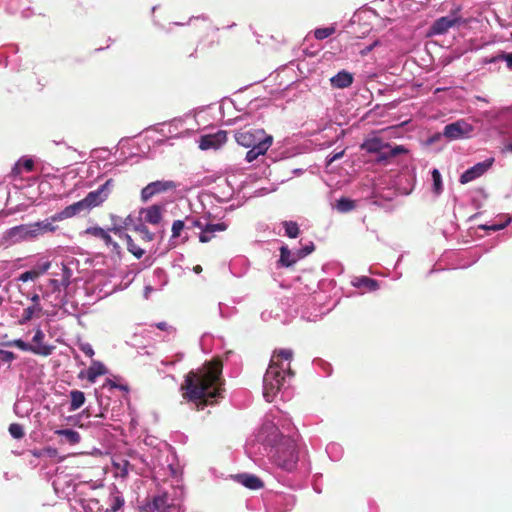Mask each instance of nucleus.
<instances>
[{
  "mask_svg": "<svg viewBox=\"0 0 512 512\" xmlns=\"http://www.w3.org/2000/svg\"><path fill=\"white\" fill-rule=\"evenodd\" d=\"M223 385L222 364L215 360L190 371L180 390L184 400L195 404L198 409H203L224 398Z\"/></svg>",
  "mask_w": 512,
  "mask_h": 512,
  "instance_id": "1",
  "label": "nucleus"
},
{
  "mask_svg": "<svg viewBox=\"0 0 512 512\" xmlns=\"http://www.w3.org/2000/svg\"><path fill=\"white\" fill-rule=\"evenodd\" d=\"M293 352L290 349L275 351L270 364L263 377V397L267 402H272L280 394L284 399L286 389L289 386L288 378L292 376L290 362Z\"/></svg>",
  "mask_w": 512,
  "mask_h": 512,
  "instance_id": "2",
  "label": "nucleus"
},
{
  "mask_svg": "<svg viewBox=\"0 0 512 512\" xmlns=\"http://www.w3.org/2000/svg\"><path fill=\"white\" fill-rule=\"evenodd\" d=\"M271 463L282 472L306 476L311 471L310 462L299 454L297 442L290 437H281L269 452Z\"/></svg>",
  "mask_w": 512,
  "mask_h": 512,
  "instance_id": "3",
  "label": "nucleus"
},
{
  "mask_svg": "<svg viewBox=\"0 0 512 512\" xmlns=\"http://www.w3.org/2000/svg\"><path fill=\"white\" fill-rule=\"evenodd\" d=\"M182 222L186 230L200 229L199 241L202 243L209 242L217 232H224L228 228L225 222L210 223L203 217L187 216Z\"/></svg>",
  "mask_w": 512,
  "mask_h": 512,
  "instance_id": "4",
  "label": "nucleus"
},
{
  "mask_svg": "<svg viewBox=\"0 0 512 512\" xmlns=\"http://www.w3.org/2000/svg\"><path fill=\"white\" fill-rule=\"evenodd\" d=\"M59 273H55L56 277L49 279V287L53 293H55L54 300H51L53 307L63 306L65 311H69L67 308V302H64V291L70 284L72 271L64 264L57 265Z\"/></svg>",
  "mask_w": 512,
  "mask_h": 512,
  "instance_id": "5",
  "label": "nucleus"
},
{
  "mask_svg": "<svg viewBox=\"0 0 512 512\" xmlns=\"http://www.w3.org/2000/svg\"><path fill=\"white\" fill-rule=\"evenodd\" d=\"M36 239L32 223L21 224L7 229L1 236V244L10 246Z\"/></svg>",
  "mask_w": 512,
  "mask_h": 512,
  "instance_id": "6",
  "label": "nucleus"
},
{
  "mask_svg": "<svg viewBox=\"0 0 512 512\" xmlns=\"http://www.w3.org/2000/svg\"><path fill=\"white\" fill-rule=\"evenodd\" d=\"M236 142L245 147H255L262 143V141H266L269 139V145H272L273 137L271 135L266 134L263 129H254V128H244L237 131L234 135Z\"/></svg>",
  "mask_w": 512,
  "mask_h": 512,
  "instance_id": "7",
  "label": "nucleus"
},
{
  "mask_svg": "<svg viewBox=\"0 0 512 512\" xmlns=\"http://www.w3.org/2000/svg\"><path fill=\"white\" fill-rule=\"evenodd\" d=\"M113 187V180L107 179L96 190L89 192L82 202L87 210L102 204L109 196Z\"/></svg>",
  "mask_w": 512,
  "mask_h": 512,
  "instance_id": "8",
  "label": "nucleus"
},
{
  "mask_svg": "<svg viewBox=\"0 0 512 512\" xmlns=\"http://www.w3.org/2000/svg\"><path fill=\"white\" fill-rule=\"evenodd\" d=\"M45 333L40 326L33 329V336L31 338V346L34 349L33 354L48 357L55 350V346L45 341Z\"/></svg>",
  "mask_w": 512,
  "mask_h": 512,
  "instance_id": "9",
  "label": "nucleus"
},
{
  "mask_svg": "<svg viewBox=\"0 0 512 512\" xmlns=\"http://www.w3.org/2000/svg\"><path fill=\"white\" fill-rule=\"evenodd\" d=\"M177 187L176 183L171 180H159L149 183L141 191V200L147 202L154 195L175 190Z\"/></svg>",
  "mask_w": 512,
  "mask_h": 512,
  "instance_id": "10",
  "label": "nucleus"
},
{
  "mask_svg": "<svg viewBox=\"0 0 512 512\" xmlns=\"http://www.w3.org/2000/svg\"><path fill=\"white\" fill-rule=\"evenodd\" d=\"M493 163L494 158H487L482 162L476 163L474 166L470 167L461 174L459 179L460 183L467 184L481 177L492 167Z\"/></svg>",
  "mask_w": 512,
  "mask_h": 512,
  "instance_id": "11",
  "label": "nucleus"
},
{
  "mask_svg": "<svg viewBox=\"0 0 512 512\" xmlns=\"http://www.w3.org/2000/svg\"><path fill=\"white\" fill-rule=\"evenodd\" d=\"M473 132V126L463 120L450 123L444 127L443 135L450 139L456 140L468 137Z\"/></svg>",
  "mask_w": 512,
  "mask_h": 512,
  "instance_id": "12",
  "label": "nucleus"
},
{
  "mask_svg": "<svg viewBox=\"0 0 512 512\" xmlns=\"http://www.w3.org/2000/svg\"><path fill=\"white\" fill-rule=\"evenodd\" d=\"M51 267V262L47 259H41L30 270H27L17 276L14 281L17 283H26L28 281L35 282L39 277L44 275Z\"/></svg>",
  "mask_w": 512,
  "mask_h": 512,
  "instance_id": "13",
  "label": "nucleus"
},
{
  "mask_svg": "<svg viewBox=\"0 0 512 512\" xmlns=\"http://www.w3.org/2000/svg\"><path fill=\"white\" fill-rule=\"evenodd\" d=\"M227 141V133L223 130H218L213 134H206L200 137L199 148L201 150H217L223 146Z\"/></svg>",
  "mask_w": 512,
  "mask_h": 512,
  "instance_id": "14",
  "label": "nucleus"
},
{
  "mask_svg": "<svg viewBox=\"0 0 512 512\" xmlns=\"http://www.w3.org/2000/svg\"><path fill=\"white\" fill-rule=\"evenodd\" d=\"M460 22V18L456 15H447L436 19L429 28V35H443L450 28L454 27Z\"/></svg>",
  "mask_w": 512,
  "mask_h": 512,
  "instance_id": "15",
  "label": "nucleus"
},
{
  "mask_svg": "<svg viewBox=\"0 0 512 512\" xmlns=\"http://www.w3.org/2000/svg\"><path fill=\"white\" fill-rule=\"evenodd\" d=\"M114 474L117 478L125 479L130 472L141 475V468L123 457H118L113 460Z\"/></svg>",
  "mask_w": 512,
  "mask_h": 512,
  "instance_id": "16",
  "label": "nucleus"
},
{
  "mask_svg": "<svg viewBox=\"0 0 512 512\" xmlns=\"http://www.w3.org/2000/svg\"><path fill=\"white\" fill-rule=\"evenodd\" d=\"M407 152L408 150L403 145L392 146L389 143H385L383 149H381L379 154L375 157V162L378 164H387L396 156Z\"/></svg>",
  "mask_w": 512,
  "mask_h": 512,
  "instance_id": "17",
  "label": "nucleus"
},
{
  "mask_svg": "<svg viewBox=\"0 0 512 512\" xmlns=\"http://www.w3.org/2000/svg\"><path fill=\"white\" fill-rule=\"evenodd\" d=\"M163 205L154 204L146 208H142L139 212L141 219L145 222L157 225L162 221L163 218Z\"/></svg>",
  "mask_w": 512,
  "mask_h": 512,
  "instance_id": "18",
  "label": "nucleus"
},
{
  "mask_svg": "<svg viewBox=\"0 0 512 512\" xmlns=\"http://www.w3.org/2000/svg\"><path fill=\"white\" fill-rule=\"evenodd\" d=\"M330 85L335 89H344L352 85L354 76L347 70H341L330 78Z\"/></svg>",
  "mask_w": 512,
  "mask_h": 512,
  "instance_id": "19",
  "label": "nucleus"
},
{
  "mask_svg": "<svg viewBox=\"0 0 512 512\" xmlns=\"http://www.w3.org/2000/svg\"><path fill=\"white\" fill-rule=\"evenodd\" d=\"M300 259L299 252L297 249L290 250L287 245H282L280 247V258L279 265L282 267H291L295 263H297Z\"/></svg>",
  "mask_w": 512,
  "mask_h": 512,
  "instance_id": "20",
  "label": "nucleus"
},
{
  "mask_svg": "<svg viewBox=\"0 0 512 512\" xmlns=\"http://www.w3.org/2000/svg\"><path fill=\"white\" fill-rule=\"evenodd\" d=\"M86 210L87 209L85 208L82 200H80L78 202H75V203L65 207L60 212L55 213L53 215V219L62 221V220L68 219V218H72V217L76 216L77 214L81 213L82 211H86Z\"/></svg>",
  "mask_w": 512,
  "mask_h": 512,
  "instance_id": "21",
  "label": "nucleus"
},
{
  "mask_svg": "<svg viewBox=\"0 0 512 512\" xmlns=\"http://www.w3.org/2000/svg\"><path fill=\"white\" fill-rule=\"evenodd\" d=\"M53 486L60 497H69L72 492L76 491V485L72 484L71 480L66 479V477H57L53 481Z\"/></svg>",
  "mask_w": 512,
  "mask_h": 512,
  "instance_id": "22",
  "label": "nucleus"
},
{
  "mask_svg": "<svg viewBox=\"0 0 512 512\" xmlns=\"http://www.w3.org/2000/svg\"><path fill=\"white\" fill-rule=\"evenodd\" d=\"M43 316V305L42 304H30L26 307L19 319V324L24 325L35 318Z\"/></svg>",
  "mask_w": 512,
  "mask_h": 512,
  "instance_id": "23",
  "label": "nucleus"
},
{
  "mask_svg": "<svg viewBox=\"0 0 512 512\" xmlns=\"http://www.w3.org/2000/svg\"><path fill=\"white\" fill-rule=\"evenodd\" d=\"M236 479L244 487L251 489V490H258L264 486L262 480L253 474H248V473L238 474L236 476Z\"/></svg>",
  "mask_w": 512,
  "mask_h": 512,
  "instance_id": "24",
  "label": "nucleus"
},
{
  "mask_svg": "<svg viewBox=\"0 0 512 512\" xmlns=\"http://www.w3.org/2000/svg\"><path fill=\"white\" fill-rule=\"evenodd\" d=\"M59 220H54L53 215L49 218H46L42 221H37L32 223L35 237H39L48 232H54L56 230V226L53 225L54 222H58Z\"/></svg>",
  "mask_w": 512,
  "mask_h": 512,
  "instance_id": "25",
  "label": "nucleus"
},
{
  "mask_svg": "<svg viewBox=\"0 0 512 512\" xmlns=\"http://www.w3.org/2000/svg\"><path fill=\"white\" fill-rule=\"evenodd\" d=\"M7 10L11 14H19L23 18L29 17L32 13L28 6H24L22 0H8Z\"/></svg>",
  "mask_w": 512,
  "mask_h": 512,
  "instance_id": "26",
  "label": "nucleus"
},
{
  "mask_svg": "<svg viewBox=\"0 0 512 512\" xmlns=\"http://www.w3.org/2000/svg\"><path fill=\"white\" fill-rule=\"evenodd\" d=\"M269 139L266 141H262L259 145L255 147H249L250 149L246 152L245 160L249 163L256 160L260 155H264L267 150L270 148Z\"/></svg>",
  "mask_w": 512,
  "mask_h": 512,
  "instance_id": "27",
  "label": "nucleus"
},
{
  "mask_svg": "<svg viewBox=\"0 0 512 512\" xmlns=\"http://www.w3.org/2000/svg\"><path fill=\"white\" fill-rule=\"evenodd\" d=\"M55 434L61 437L63 443L70 445L78 444L81 440L80 434L73 429H58L55 431Z\"/></svg>",
  "mask_w": 512,
  "mask_h": 512,
  "instance_id": "28",
  "label": "nucleus"
},
{
  "mask_svg": "<svg viewBox=\"0 0 512 512\" xmlns=\"http://www.w3.org/2000/svg\"><path fill=\"white\" fill-rule=\"evenodd\" d=\"M129 457L132 463L141 468V475L144 474L148 469L155 468V463L153 461H148L144 455L139 454L138 452L129 453Z\"/></svg>",
  "mask_w": 512,
  "mask_h": 512,
  "instance_id": "29",
  "label": "nucleus"
},
{
  "mask_svg": "<svg viewBox=\"0 0 512 512\" xmlns=\"http://www.w3.org/2000/svg\"><path fill=\"white\" fill-rule=\"evenodd\" d=\"M18 290L23 297L31 301V304H41V299L48 297L46 293L40 294L35 287H33V290H30L19 285Z\"/></svg>",
  "mask_w": 512,
  "mask_h": 512,
  "instance_id": "30",
  "label": "nucleus"
},
{
  "mask_svg": "<svg viewBox=\"0 0 512 512\" xmlns=\"http://www.w3.org/2000/svg\"><path fill=\"white\" fill-rule=\"evenodd\" d=\"M354 287L364 291H375L379 288V284L375 279L362 276L352 281Z\"/></svg>",
  "mask_w": 512,
  "mask_h": 512,
  "instance_id": "31",
  "label": "nucleus"
},
{
  "mask_svg": "<svg viewBox=\"0 0 512 512\" xmlns=\"http://www.w3.org/2000/svg\"><path fill=\"white\" fill-rule=\"evenodd\" d=\"M107 370L103 363L99 361H92L90 367L87 370V379L94 383L96 378L106 374Z\"/></svg>",
  "mask_w": 512,
  "mask_h": 512,
  "instance_id": "32",
  "label": "nucleus"
},
{
  "mask_svg": "<svg viewBox=\"0 0 512 512\" xmlns=\"http://www.w3.org/2000/svg\"><path fill=\"white\" fill-rule=\"evenodd\" d=\"M124 503V498L119 492L113 493L108 498L105 512H118L124 506Z\"/></svg>",
  "mask_w": 512,
  "mask_h": 512,
  "instance_id": "33",
  "label": "nucleus"
},
{
  "mask_svg": "<svg viewBox=\"0 0 512 512\" xmlns=\"http://www.w3.org/2000/svg\"><path fill=\"white\" fill-rule=\"evenodd\" d=\"M34 161L30 158H20L12 168V174L14 176H19L22 173V170L30 172L33 170Z\"/></svg>",
  "mask_w": 512,
  "mask_h": 512,
  "instance_id": "34",
  "label": "nucleus"
},
{
  "mask_svg": "<svg viewBox=\"0 0 512 512\" xmlns=\"http://www.w3.org/2000/svg\"><path fill=\"white\" fill-rule=\"evenodd\" d=\"M88 233L92 234L95 237L102 239L107 246H117V243L113 241L108 231L104 230L101 227H91L87 230Z\"/></svg>",
  "mask_w": 512,
  "mask_h": 512,
  "instance_id": "35",
  "label": "nucleus"
},
{
  "mask_svg": "<svg viewBox=\"0 0 512 512\" xmlns=\"http://www.w3.org/2000/svg\"><path fill=\"white\" fill-rule=\"evenodd\" d=\"M385 143L386 142H383L379 138H372V139L366 140L362 144L361 147L368 153H373V154H376V156H377L379 154V152L381 151V149H383V146Z\"/></svg>",
  "mask_w": 512,
  "mask_h": 512,
  "instance_id": "36",
  "label": "nucleus"
},
{
  "mask_svg": "<svg viewBox=\"0 0 512 512\" xmlns=\"http://www.w3.org/2000/svg\"><path fill=\"white\" fill-rule=\"evenodd\" d=\"M134 231L145 243H151L155 239V233L151 232L144 223H138L134 226Z\"/></svg>",
  "mask_w": 512,
  "mask_h": 512,
  "instance_id": "37",
  "label": "nucleus"
},
{
  "mask_svg": "<svg viewBox=\"0 0 512 512\" xmlns=\"http://www.w3.org/2000/svg\"><path fill=\"white\" fill-rule=\"evenodd\" d=\"M85 402V395L80 390H72L70 392V411L79 409Z\"/></svg>",
  "mask_w": 512,
  "mask_h": 512,
  "instance_id": "38",
  "label": "nucleus"
},
{
  "mask_svg": "<svg viewBox=\"0 0 512 512\" xmlns=\"http://www.w3.org/2000/svg\"><path fill=\"white\" fill-rule=\"evenodd\" d=\"M326 453L332 461H339L344 454V449L340 444L332 442L327 445Z\"/></svg>",
  "mask_w": 512,
  "mask_h": 512,
  "instance_id": "39",
  "label": "nucleus"
},
{
  "mask_svg": "<svg viewBox=\"0 0 512 512\" xmlns=\"http://www.w3.org/2000/svg\"><path fill=\"white\" fill-rule=\"evenodd\" d=\"M432 177V191L436 197L443 192L442 176L438 169L434 168L431 171Z\"/></svg>",
  "mask_w": 512,
  "mask_h": 512,
  "instance_id": "40",
  "label": "nucleus"
},
{
  "mask_svg": "<svg viewBox=\"0 0 512 512\" xmlns=\"http://www.w3.org/2000/svg\"><path fill=\"white\" fill-rule=\"evenodd\" d=\"M336 209L341 213H347L355 208V202L349 198H340L335 205Z\"/></svg>",
  "mask_w": 512,
  "mask_h": 512,
  "instance_id": "41",
  "label": "nucleus"
},
{
  "mask_svg": "<svg viewBox=\"0 0 512 512\" xmlns=\"http://www.w3.org/2000/svg\"><path fill=\"white\" fill-rule=\"evenodd\" d=\"M314 366L318 373L324 377H328L332 373V366L330 363L322 360V359H316L314 360Z\"/></svg>",
  "mask_w": 512,
  "mask_h": 512,
  "instance_id": "42",
  "label": "nucleus"
},
{
  "mask_svg": "<svg viewBox=\"0 0 512 512\" xmlns=\"http://www.w3.org/2000/svg\"><path fill=\"white\" fill-rule=\"evenodd\" d=\"M151 505L153 510L165 511L169 507L168 498L166 495L155 496Z\"/></svg>",
  "mask_w": 512,
  "mask_h": 512,
  "instance_id": "43",
  "label": "nucleus"
},
{
  "mask_svg": "<svg viewBox=\"0 0 512 512\" xmlns=\"http://www.w3.org/2000/svg\"><path fill=\"white\" fill-rule=\"evenodd\" d=\"M285 235L289 238H296L299 235V226L294 221H284L282 223Z\"/></svg>",
  "mask_w": 512,
  "mask_h": 512,
  "instance_id": "44",
  "label": "nucleus"
},
{
  "mask_svg": "<svg viewBox=\"0 0 512 512\" xmlns=\"http://www.w3.org/2000/svg\"><path fill=\"white\" fill-rule=\"evenodd\" d=\"M336 29L334 26L316 28L313 31L314 37L317 40H324L335 33Z\"/></svg>",
  "mask_w": 512,
  "mask_h": 512,
  "instance_id": "45",
  "label": "nucleus"
},
{
  "mask_svg": "<svg viewBox=\"0 0 512 512\" xmlns=\"http://www.w3.org/2000/svg\"><path fill=\"white\" fill-rule=\"evenodd\" d=\"M127 249L130 253H132L137 259H140L144 253L145 250L140 248L138 245H136L131 238V236L127 235Z\"/></svg>",
  "mask_w": 512,
  "mask_h": 512,
  "instance_id": "46",
  "label": "nucleus"
},
{
  "mask_svg": "<svg viewBox=\"0 0 512 512\" xmlns=\"http://www.w3.org/2000/svg\"><path fill=\"white\" fill-rule=\"evenodd\" d=\"M14 413L19 417L29 416L30 409L26 407V402L23 400H17L13 407Z\"/></svg>",
  "mask_w": 512,
  "mask_h": 512,
  "instance_id": "47",
  "label": "nucleus"
},
{
  "mask_svg": "<svg viewBox=\"0 0 512 512\" xmlns=\"http://www.w3.org/2000/svg\"><path fill=\"white\" fill-rule=\"evenodd\" d=\"M9 433L14 439H21L24 437V429L23 426L18 423H12L9 426Z\"/></svg>",
  "mask_w": 512,
  "mask_h": 512,
  "instance_id": "48",
  "label": "nucleus"
},
{
  "mask_svg": "<svg viewBox=\"0 0 512 512\" xmlns=\"http://www.w3.org/2000/svg\"><path fill=\"white\" fill-rule=\"evenodd\" d=\"M186 230L185 227H184V224L182 222V220H175L172 224V235H171V238L172 239H176V238H179L181 237L182 235V232Z\"/></svg>",
  "mask_w": 512,
  "mask_h": 512,
  "instance_id": "49",
  "label": "nucleus"
},
{
  "mask_svg": "<svg viewBox=\"0 0 512 512\" xmlns=\"http://www.w3.org/2000/svg\"><path fill=\"white\" fill-rule=\"evenodd\" d=\"M218 311H219V316L221 318L227 319L235 313V308L229 307L228 305H225L220 302L218 304Z\"/></svg>",
  "mask_w": 512,
  "mask_h": 512,
  "instance_id": "50",
  "label": "nucleus"
},
{
  "mask_svg": "<svg viewBox=\"0 0 512 512\" xmlns=\"http://www.w3.org/2000/svg\"><path fill=\"white\" fill-rule=\"evenodd\" d=\"M11 345L17 347L18 349L33 353L34 349L31 346V342L24 341L22 339H15L11 342Z\"/></svg>",
  "mask_w": 512,
  "mask_h": 512,
  "instance_id": "51",
  "label": "nucleus"
},
{
  "mask_svg": "<svg viewBox=\"0 0 512 512\" xmlns=\"http://www.w3.org/2000/svg\"><path fill=\"white\" fill-rule=\"evenodd\" d=\"M314 243L308 242L307 244L303 245L301 248H298L300 259L305 258L307 255H309L314 250Z\"/></svg>",
  "mask_w": 512,
  "mask_h": 512,
  "instance_id": "52",
  "label": "nucleus"
},
{
  "mask_svg": "<svg viewBox=\"0 0 512 512\" xmlns=\"http://www.w3.org/2000/svg\"><path fill=\"white\" fill-rule=\"evenodd\" d=\"M16 355L12 351L0 349V361L10 363L15 360Z\"/></svg>",
  "mask_w": 512,
  "mask_h": 512,
  "instance_id": "53",
  "label": "nucleus"
},
{
  "mask_svg": "<svg viewBox=\"0 0 512 512\" xmlns=\"http://www.w3.org/2000/svg\"><path fill=\"white\" fill-rule=\"evenodd\" d=\"M107 387L110 388V389L117 388V389H120L122 391L128 392V386L127 385L116 384V382L111 380V379H107L105 381V383L103 384V388H107Z\"/></svg>",
  "mask_w": 512,
  "mask_h": 512,
  "instance_id": "54",
  "label": "nucleus"
},
{
  "mask_svg": "<svg viewBox=\"0 0 512 512\" xmlns=\"http://www.w3.org/2000/svg\"><path fill=\"white\" fill-rule=\"evenodd\" d=\"M510 221L511 220L509 218L504 223L492 224V225H483L482 228L486 229V230L499 231V230L504 229L510 223Z\"/></svg>",
  "mask_w": 512,
  "mask_h": 512,
  "instance_id": "55",
  "label": "nucleus"
},
{
  "mask_svg": "<svg viewBox=\"0 0 512 512\" xmlns=\"http://www.w3.org/2000/svg\"><path fill=\"white\" fill-rule=\"evenodd\" d=\"M79 349L88 357L94 356V350L91 344L89 343H80Z\"/></svg>",
  "mask_w": 512,
  "mask_h": 512,
  "instance_id": "56",
  "label": "nucleus"
},
{
  "mask_svg": "<svg viewBox=\"0 0 512 512\" xmlns=\"http://www.w3.org/2000/svg\"><path fill=\"white\" fill-rule=\"evenodd\" d=\"M344 155V150L340 151V152H337V153H334L333 155H329L327 156L326 158V164L327 165H330L332 164L333 162H335L336 160L342 158Z\"/></svg>",
  "mask_w": 512,
  "mask_h": 512,
  "instance_id": "57",
  "label": "nucleus"
},
{
  "mask_svg": "<svg viewBox=\"0 0 512 512\" xmlns=\"http://www.w3.org/2000/svg\"><path fill=\"white\" fill-rule=\"evenodd\" d=\"M184 121L182 119H175L169 124V132L173 133L174 130L183 126Z\"/></svg>",
  "mask_w": 512,
  "mask_h": 512,
  "instance_id": "58",
  "label": "nucleus"
},
{
  "mask_svg": "<svg viewBox=\"0 0 512 512\" xmlns=\"http://www.w3.org/2000/svg\"><path fill=\"white\" fill-rule=\"evenodd\" d=\"M501 59L506 62L507 68L512 70V52L502 54Z\"/></svg>",
  "mask_w": 512,
  "mask_h": 512,
  "instance_id": "59",
  "label": "nucleus"
},
{
  "mask_svg": "<svg viewBox=\"0 0 512 512\" xmlns=\"http://www.w3.org/2000/svg\"><path fill=\"white\" fill-rule=\"evenodd\" d=\"M210 337L211 336L208 333H205L201 336L200 345H201L202 350L205 352L208 350L207 341L210 339Z\"/></svg>",
  "mask_w": 512,
  "mask_h": 512,
  "instance_id": "60",
  "label": "nucleus"
},
{
  "mask_svg": "<svg viewBox=\"0 0 512 512\" xmlns=\"http://www.w3.org/2000/svg\"><path fill=\"white\" fill-rule=\"evenodd\" d=\"M153 274L158 279H163V284L162 285L166 284V282H167L166 275H165V272L162 269H159V268L155 269Z\"/></svg>",
  "mask_w": 512,
  "mask_h": 512,
  "instance_id": "61",
  "label": "nucleus"
},
{
  "mask_svg": "<svg viewBox=\"0 0 512 512\" xmlns=\"http://www.w3.org/2000/svg\"><path fill=\"white\" fill-rule=\"evenodd\" d=\"M153 291H154V288L151 285H146L145 288H144V297L146 299H148L150 294H151V292H153Z\"/></svg>",
  "mask_w": 512,
  "mask_h": 512,
  "instance_id": "62",
  "label": "nucleus"
},
{
  "mask_svg": "<svg viewBox=\"0 0 512 512\" xmlns=\"http://www.w3.org/2000/svg\"><path fill=\"white\" fill-rule=\"evenodd\" d=\"M156 327L160 330H165V331H167L169 328H171L170 326H168V324L166 322H158L156 324Z\"/></svg>",
  "mask_w": 512,
  "mask_h": 512,
  "instance_id": "63",
  "label": "nucleus"
},
{
  "mask_svg": "<svg viewBox=\"0 0 512 512\" xmlns=\"http://www.w3.org/2000/svg\"><path fill=\"white\" fill-rule=\"evenodd\" d=\"M176 135L179 136V137H184V136L188 135V129H185L183 131L177 132Z\"/></svg>",
  "mask_w": 512,
  "mask_h": 512,
  "instance_id": "64",
  "label": "nucleus"
}]
</instances>
